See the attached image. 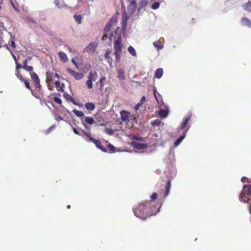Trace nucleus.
Returning <instances> with one entry per match:
<instances>
[{"label": "nucleus", "instance_id": "obj_37", "mask_svg": "<svg viewBox=\"0 0 251 251\" xmlns=\"http://www.w3.org/2000/svg\"><path fill=\"white\" fill-rule=\"evenodd\" d=\"M148 3V0H141L139 3L140 6L141 7H144L147 5Z\"/></svg>", "mask_w": 251, "mask_h": 251}, {"label": "nucleus", "instance_id": "obj_57", "mask_svg": "<svg viewBox=\"0 0 251 251\" xmlns=\"http://www.w3.org/2000/svg\"><path fill=\"white\" fill-rule=\"evenodd\" d=\"M56 77L58 79L60 78L59 75L57 73H55L54 75L53 74V77Z\"/></svg>", "mask_w": 251, "mask_h": 251}, {"label": "nucleus", "instance_id": "obj_3", "mask_svg": "<svg viewBox=\"0 0 251 251\" xmlns=\"http://www.w3.org/2000/svg\"><path fill=\"white\" fill-rule=\"evenodd\" d=\"M82 132L85 134V135L89 139V141L90 142L94 143L96 147L101 150L102 151L104 152H106L107 150L106 148L103 147L101 145V141L99 140H96L93 137H91V134L90 132H86L84 129H82Z\"/></svg>", "mask_w": 251, "mask_h": 251}, {"label": "nucleus", "instance_id": "obj_10", "mask_svg": "<svg viewBox=\"0 0 251 251\" xmlns=\"http://www.w3.org/2000/svg\"><path fill=\"white\" fill-rule=\"evenodd\" d=\"M112 54L111 50H108L106 51L104 54V57L106 61L109 63V65H111V64L112 63L113 59L112 57L111 56V54Z\"/></svg>", "mask_w": 251, "mask_h": 251}, {"label": "nucleus", "instance_id": "obj_8", "mask_svg": "<svg viewBox=\"0 0 251 251\" xmlns=\"http://www.w3.org/2000/svg\"><path fill=\"white\" fill-rule=\"evenodd\" d=\"M120 113L123 122L127 121L130 116V113L125 110H122Z\"/></svg>", "mask_w": 251, "mask_h": 251}, {"label": "nucleus", "instance_id": "obj_44", "mask_svg": "<svg viewBox=\"0 0 251 251\" xmlns=\"http://www.w3.org/2000/svg\"><path fill=\"white\" fill-rule=\"evenodd\" d=\"M53 100L56 102V103H58V104H61L62 103V100H61L58 97H54L53 98Z\"/></svg>", "mask_w": 251, "mask_h": 251}, {"label": "nucleus", "instance_id": "obj_26", "mask_svg": "<svg viewBox=\"0 0 251 251\" xmlns=\"http://www.w3.org/2000/svg\"><path fill=\"white\" fill-rule=\"evenodd\" d=\"M84 121L85 123L89 125H92L95 123V120L93 118L90 117H86L85 118Z\"/></svg>", "mask_w": 251, "mask_h": 251}, {"label": "nucleus", "instance_id": "obj_41", "mask_svg": "<svg viewBox=\"0 0 251 251\" xmlns=\"http://www.w3.org/2000/svg\"><path fill=\"white\" fill-rule=\"evenodd\" d=\"M159 5L160 3L158 2H155L152 4L151 8L152 9H156L159 7Z\"/></svg>", "mask_w": 251, "mask_h": 251}, {"label": "nucleus", "instance_id": "obj_6", "mask_svg": "<svg viewBox=\"0 0 251 251\" xmlns=\"http://www.w3.org/2000/svg\"><path fill=\"white\" fill-rule=\"evenodd\" d=\"M111 27V25L107 24L106 26H105L103 30L104 34L102 37V40H105L108 37L111 40L112 37L113 36V33L111 31L110 28Z\"/></svg>", "mask_w": 251, "mask_h": 251}, {"label": "nucleus", "instance_id": "obj_47", "mask_svg": "<svg viewBox=\"0 0 251 251\" xmlns=\"http://www.w3.org/2000/svg\"><path fill=\"white\" fill-rule=\"evenodd\" d=\"M157 194L156 193H153L151 196V201H154L157 199Z\"/></svg>", "mask_w": 251, "mask_h": 251}, {"label": "nucleus", "instance_id": "obj_25", "mask_svg": "<svg viewBox=\"0 0 251 251\" xmlns=\"http://www.w3.org/2000/svg\"><path fill=\"white\" fill-rule=\"evenodd\" d=\"M64 97L67 100H71L74 104L77 105L78 104L75 102L74 99L69 94L65 93L64 94Z\"/></svg>", "mask_w": 251, "mask_h": 251}, {"label": "nucleus", "instance_id": "obj_43", "mask_svg": "<svg viewBox=\"0 0 251 251\" xmlns=\"http://www.w3.org/2000/svg\"><path fill=\"white\" fill-rule=\"evenodd\" d=\"M55 127V126L53 125L49 127L46 131H45V134H47L50 133Z\"/></svg>", "mask_w": 251, "mask_h": 251}, {"label": "nucleus", "instance_id": "obj_45", "mask_svg": "<svg viewBox=\"0 0 251 251\" xmlns=\"http://www.w3.org/2000/svg\"><path fill=\"white\" fill-rule=\"evenodd\" d=\"M153 94H154V97L155 98L156 100L157 101V102L159 103V101L157 98V94L158 95H160L156 91V89L155 88H154L153 90Z\"/></svg>", "mask_w": 251, "mask_h": 251}, {"label": "nucleus", "instance_id": "obj_15", "mask_svg": "<svg viewBox=\"0 0 251 251\" xmlns=\"http://www.w3.org/2000/svg\"><path fill=\"white\" fill-rule=\"evenodd\" d=\"M127 19H128V17H127V13L126 11H124L123 13L122 20V27L123 28H126V27Z\"/></svg>", "mask_w": 251, "mask_h": 251}, {"label": "nucleus", "instance_id": "obj_39", "mask_svg": "<svg viewBox=\"0 0 251 251\" xmlns=\"http://www.w3.org/2000/svg\"><path fill=\"white\" fill-rule=\"evenodd\" d=\"M129 6L132 7L133 11H135L137 7V4L135 0L132 1L130 2Z\"/></svg>", "mask_w": 251, "mask_h": 251}, {"label": "nucleus", "instance_id": "obj_12", "mask_svg": "<svg viewBox=\"0 0 251 251\" xmlns=\"http://www.w3.org/2000/svg\"><path fill=\"white\" fill-rule=\"evenodd\" d=\"M54 85L57 88V91L63 92L64 91L65 85L64 83L60 84V81L58 80L54 82Z\"/></svg>", "mask_w": 251, "mask_h": 251}, {"label": "nucleus", "instance_id": "obj_62", "mask_svg": "<svg viewBox=\"0 0 251 251\" xmlns=\"http://www.w3.org/2000/svg\"><path fill=\"white\" fill-rule=\"evenodd\" d=\"M12 5H13V7H14V8L15 9V10H17V8L14 6V5L12 4Z\"/></svg>", "mask_w": 251, "mask_h": 251}, {"label": "nucleus", "instance_id": "obj_19", "mask_svg": "<svg viewBox=\"0 0 251 251\" xmlns=\"http://www.w3.org/2000/svg\"><path fill=\"white\" fill-rule=\"evenodd\" d=\"M21 81L25 83V87L28 90H29L31 91L32 94L34 95L33 90L31 89L30 86V83L28 80L27 78H24L23 79L21 80Z\"/></svg>", "mask_w": 251, "mask_h": 251}, {"label": "nucleus", "instance_id": "obj_64", "mask_svg": "<svg viewBox=\"0 0 251 251\" xmlns=\"http://www.w3.org/2000/svg\"><path fill=\"white\" fill-rule=\"evenodd\" d=\"M3 0H0V4L2 2Z\"/></svg>", "mask_w": 251, "mask_h": 251}, {"label": "nucleus", "instance_id": "obj_60", "mask_svg": "<svg viewBox=\"0 0 251 251\" xmlns=\"http://www.w3.org/2000/svg\"><path fill=\"white\" fill-rule=\"evenodd\" d=\"M249 211H250V213L251 214V206H250V207H249Z\"/></svg>", "mask_w": 251, "mask_h": 251}, {"label": "nucleus", "instance_id": "obj_27", "mask_svg": "<svg viewBox=\"0 0 251 251\" xmlns=\"http://www.w3.org/2000/svg\"><path fill=\"white\" fill-rule=\"evenodd\" d=\"M73 112L78 117H82L84 115L82 111L76 109H74Z\"/></svg>", "mask_w": 251, "mask_h": 251}, {"label": "nucleus", "instance_id": "obj_33", "mask_svg": "<svg viewBox=\"0 0 251 251\" xmlns=\"http://www.w3.org/2000/svg\"><path fill=\"white\" fill-rule=\"evenodd\" d=\"M15 75L20 81L24 78L19 70H15Z\"/></svg>", "mask_w": 251, "mask_h": 251}, {"label": "nucleus", "instance_id": "obj_18", "mask_svg": "<svg viewBox=\"0 0 251 251\" xmlns=\"http://www.w3.org/2000/svg\"><path fill=\"white\" fill-rule=\"evenodd\" d=\"M163 74V69L161 68H158L155 71V72L154 74V77L157 78L158 79H160L162 77Z\"/></svg>", "mask_w": 251, "mask_h": 251}, {"label": "nucleus", "instance_id": "obj_58", "mask_svg": "<svg viewBox=\"0 0 251 251\" xmlns=\"http://www.w3.org/2000/svg\"><path fill=\"white\" fill-rule=\"evenodd\" d=\"M11 54H12V57L13 58V59L14 60L15 62H16V60H17V59H16V57L15 56V55L11 52Z\"/></svg>", "mask_w": 251, "mask_h": 251}, {"label": "nucleus", "instance_id": "obj_9", "mask_svg": "<svg viewBox=\"0 0 251 251\" xmlns=\"http://www.w3.org/2000/svg\"><path fill=\"white\" fill-rule=\"evenodd\" d=\"M132 145L137 149H144L148 148V145L147 144L138 142H133L132 143Z\"/></svg>", "mask_w": 251, "mask_h": 251}, {"label": "nucleus", "instance_id": "obj_14", "mask_svg": "<svg viewBox=\"0 0 251 251\" xmlns=\"http://www.w3.org/2000/svg\"><path fill=\"white\" fill-rule=\"evenodd\" d=\"M162 40L163 39H159L157 41L153 43V46L157 49V50L163 49V45L162 44Z\"/></svg>", "mask_w": 251, "mask_h": 251}, {"label": "nucleus", "instance_id": "obj_30", "mask_svg": "<svg viewBox=\"0 0 251 251\" xmlns=\"http://www.w3.org/2000/svg\"><path fill=\"white\" fill-rule=\"evenodd\" d=\"M159 115L163 118H165L167 116L168 112L167 110L162 109L158 112Z\"/></svg>", "mask_w": 251, "mask_h": 251}, {"label": "nucleus", "instance_id": "obj_29", "mask_svg": "<svg viewBox=\"0 0 251 251\" xmlns=\"http://www.w3.org/2000/svg\"><path fill=\"white\" fill-rule=\"evenodd\" d=\"M243 8L246 11L251 12V1L246 3L243 5Z\"/></svg>", "mask_w": 251, "mask_h": 251}, {"label": "nucleus", "instance_id": "obj_16", "mask_svg": "<svg viewBox=\"0 0 251 251\" xmlns=\"http://www.w3.org/2000/svg\"><path fill=\"white\" fill-rule=\"evenodd\" d=\"M171 186V180L170 178L167 179V184L166 186L165 191L164 193V195L165 197L167 196L169 193L170 190Z\"/></svg>", "mask_w": 251, "mask_h": 251}, {"label": "nucleus", "instance_id": "obj_22", "mask_svg": "<svg viewBox=\"0 0 251 251\" xmlns=\"http://www.w3.org/2000/svg\"><path fill=\"white\" fill-rule=\"evenodd\" d=\"M185 133H183L182 135L180 136L174 143V146L175 147L177 146L183 140V139L185 138L186 136Z\"/></svg>", "mask_w": 251, "mask_h": 251}, {"label": "nucleus", "instance_id": "obj_31", "mask_svg": "<svg viewBox=\"0 0 251 251\" xmlns=\"http://www.w3.org/2000/svg\"><path fill=\"white\" fill-rule=\"evenodd\" d=\"M244 190L245 192L247 191L248 195H251V185H244Z\"/></svg>", "mask_w": 251, "mask_h": 251}, {"label": "nucleus", "instance_id": "obj_59", "mask_svg": "<svg viewBox=\"0 0 251 251\" xmlns=\"http://www.w3.org/2000/svg\"><path fill=\"white\" fill-rule=\"evenodd\" d=\"M247 179V178H246V177H243L242 178L241 180H242V182H245V179Z\"/></svg>", "mask_w": 251, "mask_h": 251}, {"label": "nucleus", "instance_id": "obj_36", "mask_svg": "<svg viewBox=\"0 0 251 251\" xmlns=\"http://www.w3.org/2000/svg\"><path fill=\"white\" fill-rule=\"evenodd\" d=\"M110 152H115V148L111 144H109L107 145V149Z\"/></svg>", "mask_w": 251, "mask_h": 251}, {"label": "nucleus", "instance_id": "obj_7", "mask_svg": "<svg viewBox=\"0 0 251 251\" xmlns=\"http://www.w3.org/2000/svg\"><path fill=\"white\" fill-rule=\"evenodd\" d=\"M66 71L67 72V73H68L72 76H73L75 77V78L77 80L82 79L84 77V75L82 73H77L72 70L70 68H67L66 69Z\"/></svg>", "mask_w": 251, "mask_h": 251}, {"label": "nucleus", "instance_id": "obj_63", "mask_svg": "<svg viewBox=\"0 0 251 251\" xmlns=\"http://www.w3.org/2000/svg\"><path fill=\"white\" fill-rule=\"evenodd\" d=\"M70 207H71V206L70 205L67 206V208H70Z\"/></svg>", "mask_w": 251, "mask_h": 251}, {"label": "nucleus", "instance_id": "obj_11", "mask_svg": "<svg viewBox=\"0 0 251 251\" xmlns=\"http://www.w3.org/2000/svg\"><path fill=\"white\" fill-rule=\"evenodd\" d=\"M46 81L47 83H51L52 82V81L53 79V73L50 72V71H47L46 73Z\"/></svg>", "mask_w": 251, "mask_h": 251}, {"label": "nucleus", "instance_id": "obj_38", "mask_svg": "<svg viewBox=\"0 0 251 251\" xmlns=\"http://www.w3.org/2000/svg\"><path fill=\"white\" fill-rule=\"evenodd\" d=\"M105 132L106 133H107V134L108 135H112L114 132V130H113L111 128H106L105 129Z\"/></svg>", "mask_w": 251, "mask_h": 251}, {"label": "nucleus", "instance_id": "obj_40", "mask_svg": "<svg viewBox=\"0 0 251 251\" xmlns=\"http://www.w3.org/2000/svg\"><path fill=\"white\" fill-rule=\"evenodd\" d=\"M92 80H90V79H88V80L86 81V84L87 86V87L89 88V89H91L92 88V87H93V83H92Z\"/></svg>", "mask_w": 251, "mask_h": 251}, {"label": "nucleus", "instance_id": "obj_34", "mask_svg": "<svg viewBox=\"0 0 251 251\" xmlns=\"http://www.w3.org/2000/svg\"><path fill=\"white\" fill-rule=\"evenodd\" d=\"M23 68L27 72H29L30 73L31 72H33L32 71L33 70V68L32 66H28V65H26V66H23Z\"/></svg>", "mask_w": 251, "mask_h": 251}, {"label": "nucleus", "instance_id": "obj_51", "mask_svg": "<svg viewBox=\"0 0 251 251\" xmlns=\"http://www.w3.org/2000/svg\"><path fill=\"white\" fill-rule=\"evenodd\" d=\"M243 194L242 193H241L240 195V200L241 201H243L244 202H245L246 201V198L245 199H244V196H243Z\"/></svg>", "mask_w": 251, "mask_h": 251}, {"label": "nucleus", "instance_id": "obj_46", "mask_svg": "<svg viewBox=\"0 0 251 251\" xmlns=\"http://www.w3.org/2000/svg\"><path fill=\"white\" fill-rule=\"evenodd\" d=\"M10 45L13 48V49H15L16 48V44H15V43L14 41V38H11L10 40Z\"/></svg>", "mask_w": 251, "mask_h": 251}, {"label": "nucleus", "instance_id": "obj_48", "mask_svg": "<svg viewBox=\"0 0 251 251\" xmlns=\"http://www.w3.org/2000/svg\"><path fill=\"white\" fill-rule=\"evenodd\" d=\"M16 70H19L20 68H23V66L18 63L17 60H16Z\"/></svg>", "mask_w": 251, "mask_h": 251}, {"label": "nucleus", "instance_id": "obj_42", "mask_svg": "<svg viewBox=\"0 0 251 251\" xmlns=\"http://www.w3.org/2000/svg\"><path fill=\"white\" fill-rule=\"evenodd\" d=\"M73 131L74 132V133L77 135H80V136H83V135H85L84 134H83L82 132V130H81L80 132L78 131L76 128H73Z\"/></svg>", "mask_w": 251, "mask_h": 251}, {"label": "nucleus", "instance_id": "obj_56", "mask_svg": "<svg viewBox=\"0 0 251 251\" xmlns=\"http://www.w3.org/2000/svg\"><path fill=\"white\" fill-rule=\"evenodd\" d=\"M27 61H28V59H26L24 61L23 64V66H26L27 65Z\"/></svg>", "mask_w": 251, "mask_h": 251}, {"label": "nucleus", "instance_id": "obj_2", "mask_svg": "<svg viewBox=\"0 0 251 251\" xmlns=\"http://www.w3.org/2000/svg\"><path fill=\"white\" fill-rule=\"evenodd\" d=\"M114 50L115 61L117 63H118L120 62L122 51V38L120 36L118 37L114 43Z\"/></svg>", "mask_w": 251, "mask_h": 251}, {"label": "nucleus", "instance_id": "obj_54", "mask_svg": "<svg viewBox=\"0 0 251 251\" xmlns=\"http://www.w3.org/2000/svg\"><path fill=\"white\" fill-rule=\"evenodd\" d=\"M142 105V104L140 103H137L135 106V109L136 110H137L139 109V107Z\"/></svg>", "mask_w": 251, "mask_h": 251}, {"label": "nucleus", "instance_id": "obj_50", "mask_svg": "<svg viewBox=\"0 0 251 251\" xmlns=\"http://www.w3.org/2000/svg\"><path fill=\"white\" fill-rule=\"evenodd\" d=\"M26 21L27 22H31L33 23H35V22L34 20L33 19V18L29 17H26Z\"/></svg>", "mask_w": 251, "mask_h": 251}, {"label": "nucleus", "instance_id": "obj_20", "mask_svg": "<svg viewBox=\"0 0 251 251\" xmlns=\"http://www.w3.org/2000/svg\"><path fill=\"white\" fill-rule=\"evenodd\" d=\"M58 55L60 60L64 62H66L68 61V57L65 53L63 51H59L58 52Z\"/></svg>", "mask_w": 251, "mask_h": 251}, {"label": "nucleus", "instance_id": "obj_4", "mask_svg": "<svg viewBox=\"0 0 251 251\" xmlns=\"http://www.w3.org/2000/svg\"><path fill=\"white\" fill-rule=\"evenodd\" d=\"M30 75L31 78L34 82L35 88L37 89L38 91H39L41 89V85L38 75L34 72H31Z\"/></svg>", "mask_w": 251, "mask_h": 251}, {"label": "nucleus", "instance_id": "obj_28", "mask_svg": "<svg viewBox=\"0 0 251 251\" xmlns=\"http://www.w3.org/2000/svg\"><path fill=\"white\" fill-rule=\"evenodd\" d=\"M128 51L131 54L132 56H135L136 55V51L135 50L132 46H130L128 47L127 49Z\"/></svg>", "mask_w": 251, "mask_h": 251}, {"label": "nucleus", "instance_id": "obj_24", "mask_svg": "<svg viewBox=\"0 0 251 251\" xmlns=\"http://www.w3.org/2000/svg\"><path fill=\"white\" fill-rule=\"evenodd\" d=\"M85 107L88 110L93 111L95 108V105L93 102H87L85 104Z\"/></svg>", "mask_w": 251, "mask_h": 251}, {"label": "nucleus", "instance_id": "obj_13", "mask_svg": "<svg viewBox=\"0 0 251 251\" xmlns=\"http://www.w3.org/2000/svg\"><path fill=\"white\" fill-rule=\"evenodd\" d=\"M119 13L116 12V13L113 15L111 18L109 20L108 23L109 25H111L112 26L114 24H116L117 22Z\"/></svg>", "mask_w": 251, "mask_h": 251}, {"label": "nucleus", "instance_id": "obj_53", "mask_svg": "<svg viewBox=\"0 0 251 251\" xmlns=\"http://www.w3.org/2000/svg\"><path fill=\"white\" fill-rule=\"evenodd\" d=\"M82 124L83 125V126H84V127L86 129H88V130H90V126H89L85 123H84L83 122L82 123Z\"/></svg>", "mask_w": 251, "mask_h": 251}, {"label": "nucleus", "instance_id": "obj_32", "mask_svg": "<svg viewBox=\"0 0 251 251\" xmlns=\"http://www.w3.org/2000/svg\"><path fill=\"white\" fill-rule=\"evenodd\" d=\"M74 18L75 19V21L78 23V24H80L82 22V17L80 15H74Z\"/></svg>", "mask_w": 251, "mask_h": 251}, {"label": "nucleus", "instance_id": "obj_35", "mask_svg": "<svg viewBox=\"0 0 251 251\" xmlns=\"http://www.w3.org/2000/svg\"><path fill=\"white\" fill-rule=\"evenodd\" d=\"M97 74L96 73H95L94 74L92 72L89 73V76L88 77V79H90V80H92V81H95V76H97Z\"/></svg>", "mask_w": 251, "mask_h": 251}, {"label": "nucleus", "instance_id": "obj_21", "mask_svg": "<svg viewBox=\"0 0 251 251\" xmlns=\"http://www.w3.org/2000/svg\"><path fill=\"white\" fill-rule=\"evenodd\" d=\"M97 46V44L96 43H92L88 45L87 47V50L88 51L94 52L95 49Z\"/></svg>", "mask_w": 251, "mask_h": 251}, {"label": "nucleus", "instance_id": "obj_55", "mask_svg": "<svg viewBox=\"0 0 251 251\" xmlns=\"http://www.w3.org/2000/svg\"><path fill=\"white\" fill-rule=\"evenodd\" d=\"M133 139L136 140H138V141H143V140L142 138L138 137L136 136H134Z\"/></svg>", "mask_w": 251, "mask_h": 251}, {"label": "nucleus", "instance_id": "obj_17", "mask_svg": "<svg viewBox=\"0 0 251 251\" xmlns=\"http://www.w3.org/2000/svg\"><path fill=\"white\" fill-rule=\"evenodd\" d=\"M241 23L243 25L251 27V21L249 19L244 17L241 19Z\"/></svg>", "mask_w": 251, "mask_h": 251}, {"label": "nucleus", "instance_id": "obj_49", "mask_svg": "<svg viewBox=\"0 0 251 251\" xmlns=\"http://www.w3.org/2000/svg\"><path fill=\"white\" fill-rule=\"evenodd\" d=\"M71 61L75 65V66L76 69H78L79 68V66L77 64V63H76V62L75 61V58H72L71 59Z\"/></svg>", "mask_w": 251, "mask_h": 251}, {"label": "nucleus", "instance_id": "obj_23", "mask_svg": "<svg viewBox=\"0 0 251 251\" xmlns=\"http://www.w3.org/2000/svg\"><path fill=\"white\" fill-rule=\"evenodd\" d=\"M119 79L124 80L125 78V72L122 69H119L118 70V76Z\"/></svg>", "mask_w": 251, "mask_h": 251}, {"label": "nucleus", "instance_id": "obj_5", "mask_svg": "<svg viewBox=\"0 0 251 251\" xmlns=\"http://www.w3.org/2000/svg\"><path fill=\"white\" fill-rule=\"evenodd\" d=\"M191 117V114H188L185 118H184L183 122L181 125V129L183 130V133H185L186 134L187 131L190 128V126L188 124L189 121H190Z\"/></svg>", "mask_w": 251, "mask_h": 251}, {"label": "nucleus", "instance_id": "obj_1", "mask_svg": "<svg viewBox=\"0 0 251 251\" xmlns=\"http://www.w3.org/2000/svg\"><path fill=\"white\" fill-rule=\"evenodd\" d=\"M154 206L150 201H145L140 203L137 207L133 209L134 215L138 218L145 220L147 217L154 215Z\"/></svg>", "mask_w": 251, "mask_h": 251}, {"label": "nucleus", "instance_id": "obj_52", "mask_svg": "<svg viewBox=\"0 0 251 251\" xmlns=\"http://www.w3.org/2000/svg\"><path fill=\"white\" fill-rule=\"evenodd\" d=\"M145 100H146V97H145V96H143V97H142L139 103L142 105L145 102Z\"/></svg>", "mask_w": 251, "mask_h": 251}, {"label": "nucleus", "instance_id": "obj_61", "mask_svg": "<svg viewBox=\"0 0 251 251\" xmlns=\"http://www.w3.org/2000/svg\"><path fill=\"white\" fill-rule=\"evenodd\" d=\"M104 79H105V78H104V77H103V78H101V79H100V81L101 82V81H102L103 80H104Z\"/></svg>", "mask_w": 251, "mask_h": 251}]
</instances>
